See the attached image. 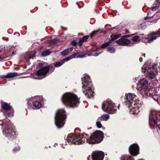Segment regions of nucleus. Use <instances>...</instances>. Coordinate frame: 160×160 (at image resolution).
I'll return each mask as SVG.
<instances>
[{
  "label": "nucleus",
  "instance_id": "obj_1",
  "mask_svg": "<svg viewBox=\"0 0 160 160\" xmlns=\"http://www.w3.org/2000/svg\"><path fill=\"white\" fill-rule=\"evenodd\" d=\"M103 136V132L99 131L94 132L87 139L81 134H70L67 136V140L70 143H72L78 145L84 143L86 140L88 143L93 144L101 142L102 140Z\"/></svg>",
  "mask_w": 160,
  "mask_h": 160
},
{
  "label": "nucleus",
  "instance_id": "obj_2",
  "mask_svg": "<svg viewBox=\"0 0 160 160\" xmlns=\"http://www.w3.org/2000/svg\"><path fill=\"white\" fill-rule=\"evenodd\" d=\"M72 59L70 57H68L62 60L55 63H53L45 66L38 70L32 75V78L36 79H41L45 78L46 75L52 72L54 70V67H60L66 62Z\"/></svg>",
  "mask_w": 160,
  "mask_h": 160
},
{
  "label": "nucleus",
  "instance_id": "obj_3",
  "mask_svg": "<svg viewBox=\"0 0 160 160\" xmlns=\"http://www.w3.org/2000/svg\"><path fill=\"white\" fill-rule=\"evenodd\" d=\"M0 125L2 126L3 135L9 139H12L14 138L16 133L13 130V125L12 123L8 118L0 120Z\"/></svg>",
  "mask_w": 160,
  "mask_h": 160
},
{
  "label": "nucleus",
  "instance_id": "obj_4",
  "mask_svg": "<svg viewBox=\"0 0 160 160\" xmlns=\"http://www.w3.org/2000/svg\"><path fill=\"white\" fill-rule=\"evenodd\" d=\"M82 81L83 93L88 98H91L93 96L94 89L89 76L87 74L84 75L82 77Z\"/></svg>",
  "mask_w": 160,
  "mask_h": 160
},
{
  "label": "nucleus",
  "instance_id": "obj_5",
  "mask_svg": "<svg viewBox=\"0 0 160 160\" xmlns=\"http://www.w3.org/2000/svg\"><path fill=\"white\" fill-rule=\"evenodd\" d=\"M142 72L151 78H154L157 73V66L155 64L146 62L142 68Z\"/></svg>",
  "mask_w": 160,
  "mask_h": 160
},
{
  "label": "nucleus",
  "instance_id": "obj_6",
  "mask_svg": "<svg viewBox=\"0 0 160 160\" xmlns=\"http://www.w3.org/2000/svg\"><path fill=\"white\" fill-rule=\"evenodd\" d=\"M123 104L128 108L132 114H137L140 111L139 108L143 103L141 101H125Z\"/></svg>",
  "mask_w": 160,
  "mask_h": 160
},
{
  "label": "nucleus",
  "instance_id": "obj_7",
  "mask_svg": "<svg viewBox=\"0 0 160 160\" xmlns=\"http://www.w3.org/2000/svg\"><path fill=\"white\" fill-rule=\"evenodd\" d=\"M137 85L138 88L142 97L147 98L149 95L148 80L145 78L141 79L139 81Z\"/></svg>",
  "mask_w": 160,
  "mask_h": 160
},
{
  "label": "nucleus",
  "instance_id": "obj_8",
  "mask_svg": "<svg viewBox=\"0 0 160 160\" xmlns=\"http://www.w3.org/2000/svg\"><path fill=\"white\" fill-rule=\"evenodd\" d=\"M66 118L65 112L64 110L61 109L57 111L54 117V122L58 128H60L63 126Z\"/></svg>",
  "mask_w": 160,
  "mask_h": 160
},
{
  "label": "nucleus",
  "instance_id": "obj_9",
  "mask_svg": "<svg viewBox=\"0 0 160 160\" xmlns=\"http://www.w3.org/2000/svg\"><path fill=\"white\" fill-rule=\"evenodd\" d=\"M0 111L3 113L4 115L6 117H12L14 116V111L10 103L2 102L1 104Z\"/></svg>",
  "mask_w": 160,
  "mask_h": 160
},
{
  "label": "nucleus",
  "instance_id": "obj_10",
  "mask_svg": "<svg viewBox=\"0 0 160 160\" xmlns=\"http://www.w3.org/2000/svg\"><path fill=\"white\" fill-rule=\"evenodd\" d=\"M102 108L105 112L114 114L116 112L117 107L112 101H105L102 104Z\"/></svg>",
  "mask_w": 160,
  "mask_h": 160
},
{
  "label": "nucleus",
  "instance_id": "obj_11",
  "mask_svg": "<svg viewBox=\"0 0 160 160\" xmlns=\"http://www.w3.org/2000/svg\"><path fill=\"white\" fill-rule=\"evenodd\" d=\"M159 121H160V111H151L149 115V124H151L153 123L160 130V124H158V122Z\"/></svg>",
  "mask_w": 160,
  "mask_h": 160
},
{
  "label": "nucleus",
  "instance_id": "obj_12",
  "mask_svg": "<svg viewBox=\"0 0 160 160\" xmlns=\"http://www.w3.org/2000/svg\"><path fill=\"white\" fill-rule=\"evenodd\" d=\"M61 99V100H79L80 98L73 93L66 92L63 94Z\"/></svg>",
  "mask_w": 160,
  "mask_h": 160
},
{
  "label": "nucleus",
  "instance_id": "obj_13",
  "mask_svg": "<svg viewBox=\"0 0 160 160\" xmlns=\"http://www.w3.org/2000/svg\"><path fill=\"white\" fill-rule=\"evenodd\" d=\"M129 152L130 154L133 156H136L139 153V147L137 144L131 145L129 148Z\"/></svg>",
  "mask_w": 160,
  "mask_h": 160
},
{
  "label": "nucleus",
  "instance_id": "obj_14",
  "mask_svg": "<svg viewBox=\"0 0 160 160\" xmlns=\"http://www.w3.org/2000/svg\"><path fill=\"white\" fill-rule=\"evenodd\" d=\"M104 156V154L102 151H96L92 154L93 160H103Z\"/></svg>",
  "mask_w": 160,
  "mask_h": 160
},
{
  "label": "nucleus",
  "instance_id": "obj_15",
  "mask_svg": "<svg viewBox=\"0 0 160 160\" xmlns=\"http://www.w3.org/2000/svg\"><path fill=\"white\" fill-rule=\"evenodd\" d=\"M118 45L123 46H131L130 41L124 37H122L116 41Z\"/></svg>",
  "mask_w": 160,
  "mask_h": 160
},
{
  "label": "nucleus",
  "instance_id": "obj_16",
  "mask_svg": "<svg viewBox=\"0 0 160 160\" xmlns=\"http://www.w3.org/2000/svg\"><path fill=\"white\" fill-rule=\"evenodd\" d=\"M62 102L66 106L72 108L77 107L79 103V101H62Z\"/></svg>",
  "mask_w": 160,
  "mask_h": 160
},
{
  "label": "nucleus",
  "instance_id": "obj_17",
  "mask_svg": "<svg viewBox=\"0 0 160 160\" xmlns=\"http://www.w3.org/2000/svg\"><path fill=\"white\" fill-rule=\"evenodd\" d=\"M157 34H158V33L157 32H152L151 34V37L146 38H145L144 36H143L142 37V42L145 43H150L152 42L153 40L156 39L157 37L156 36H154V35H157Z\"/></svg>",
  "mask_w": 160,
  "mask_h": 160
},
{
  "label": "nucleus",
  "instance_id": "obj_18",
  "mask_svg": "<svg viewBox=\"0 0 160 160\" xmlns=\"http://www.w3.org/2000/svg\"><path fill=\"white\" fill-rule=\"evenodd\" d=\"M86 54L83 52H78L72 54V55L69 56L72 59L73 58H84L86 57Z\"/></svg>",
  "mask_w": 160,
  "mask_h": 160
},
{
  "label": "nucleus",
  "instance_id": "obj_19",
  "mask_svg": "<svg viewBox=\"0 0 160 160\" xmlns=\"http://www.w3.org/2000/svg\"><path fill=\"white\" fill-rule=\"evenodd\" d=\"M125 97L127 100H137L138 99L135 94L132 93L126 94Z\"/></svg>",
  "mask_w": 160,
  "mask_h": 160
},
{
  "label": "nucleus",
  "instance_id": "obj_20",
  "mask_svg": "<svg viewBox=\"0 0 160 160\" xmlns=\"http://www.w3.org/2000/svg\"><path fill=\"white\" fill-rule=\"evenodd\" d=\"M18 75V73L17 72H12L6 75L2 76L1 78H13L17 76Z\"/></svg>",
  "mask_w": 160,
  "mask_h": 160
},
{
  "label": "nucleus",
  "instance_id": "obj_21",
  "mask_svg": "<svg viewBox=\"0 0 160 160\" xmlns=\"http://www.w3.org/2000/svg\"><path fill=\"white\" fill-rule=\"evenodd\" d=\"M89 36L86 35L83 37L82 38H80L78 42V45L81 46L84 42H86L89 38Z\"/></svg>",
  "mask_w": 160,
  "mask_h": 160
},
{
  "label": "nucleus",
  "instance_id": "obj_22",
  "mask_svg": "<svg viewBox=\"0 0 160 160\" xmlns=\"http://www.w3.org/2000/svg\"><path fill=\"white\" fill-rule=\"evenodd\" d=\"M160 5V0H156L155 3L153 5L152 8V11H154L157 9Z\"/></svg>",
  "mask_w": 160,
  "mask_h": 160
},
{
  "label": "nucleus",
  "instance_id": "obj_23",
  "mask_svg": "<svg viewBox=\"0 0 160 160\" xmlns=\"http://www.w3.org/2000/svg\"><path fill=\"white\" fill-rule=\"evenodd\" d=\"M121 36V34H119L117 35H111L110 36L111 39L109 40L110 42L111 43L113 41L119 38Z\"/></svg>",
  "mask_w": 160,
  "mask_h": 160
},
{
  "label": "nucleus",
  "instance_id": "obj_24",
  "mask_svg": "<svg viewBox=\"0 0 160 160\" xmlns=\"http://www.w3.org/2000/svg\"><path fill=\"white\" fill-rule=\"evenodd\" d=\"M73 49L72 48H69L66 49L61 52V54L62 56H65L68 54L69 52H71Z\"/></svg>",
  "mask_w": 160,
  "mask_h": 160
},
{
  "label": "nucleus",
  "instance_id": "obj_25",
  "mask_svg": "<svg viewBox=\"0 0 160 160\" xmlns=\"http://www.w3.org/2000/svg\"><path fill=\"white\" fill-rule=\"evenodd\" d=\"M39 101H35L32 103L33 106L37 109L39 108L42 106L41 102Z\"/></svg>",
  "mask_w": 160,
  "mask_h": 160
},
{
  "label": "nucleus",
  "instance_id": "obj_26",
  "mask_svg": "<svg viewBox=\"0 0 160 160\" xmlns=\"http://www.w3.org/2000/svg\"><path fill=\"white\" fill-rule=\"evenodd\" d=\"M121 160H134V159L130 156L123 155L121 157Z\"/></svg>",
  "mask_w": 160,
  "mask_h": 160
},
{
  "label": "nucleus",
  "instance_id": "obj_27",
  "mask_svg": "<svg viewBox=\"0 0 160 160\" xmlns=\"http://www.w3.org/2000/svg\"><path fill=\"white\" fill-rule=\"evenodd\" d=\"M100 118L102 120L107 121L109 118V116L108 114H103Z\"/></svg>",
  "mask_w": 160,
  "mask_h": 160
},
{
  "label": "nucleus",
  "instance_id": "obj_28",
  "mask_svg": "<svg viewBox=\"0 0 160 160\" xmlns=\"http://www.w3.org/2000/svg\"><path fill=\"white\" fill-rule=\"evenodd\" d=\"M51 53V52L48 50H47L43 52L42 53V55L43 56H46L49 55Z\"/></svg>",
  "mask_w": 160,
  "mask_h": 160
},
{
  "label": "nucleus",
  "instance_id": "obj_29",
  "mask_svg": "<svg viewBox=\"0 0 160 160\" xmlns=\"http://www.w3.org/2000/svg\"><path fill=\"white\" fill-rule=\"evenodd\" d=\"M107 50L111 53H113L115 52L116 49L112 47H108L107 48Z\"/></svg>",
  "mask_w": 160,
  "mask_h": 160
},
{
  "label": "nucleus",
  "instance_id": "obj_30",
  "mask_svg": "<svg viewBox=\"0 0 160 160\" xmlns=\"http://www.w3.org/2000/svg\"><path fill=\"white\" fill-rule=\"evenodd\" d=\"M43 99L41 96H37L32 98L31 100H43Z\"/></svg>",
  "mask_w": 160,
  "mask_h": 160
},
{
  "label": "nucleus",
  "instance_id": "obj_31",
  "mask_svg": "<svg viewBox=\"0 0 160 160\" xmlns=\"http://www.w3.org/2000/svg\"><path fill=\"white\" fill-rule=\"evenodd\" d=\"M111 43L110 41H109L108 42H105L104 44H103L101 46L102 48H105L107 47H108Z\"/></svg>",
  "mask_w": 160,
  "mask_h": 160
},
{
  "label": "nucleus",
  "instance_id": "obj_32",
  "mask_svg": "<svg viewBox=\"0 0 160 160\" xmlns=\"http://www.w3.org/2000/svg\"><path fill=\"white\" fill-rule=\"evenodd\" d=\"M102 52L101 51L99 52H93L92 53H90V54H88V55L89 56H97L99 55Z\"/></svg>",
  "mask_w": 160,
  "mask_h": 160
},
{
  "label": "nucleus",
  "instance_id": "obj_33",
  "mask_svg": "<svg viewBox=\"0 0 160 160\" xmlns=\"http://www.w3.org/2000/svg\"><path fill=\"white\" fill-rule=\"evenodd\" d=\"M98 30L94 31L92 32L90 34V36L91 38H92L98 32Z\"/></svg>",
  "mask_w": 160,
  "mask_h": 160
},
{
  "label": "nucleus",
  "instance_id": "obj_34",
  "mask_svg": "<svg viewBox=\"0 0 160 160\" xmlns=\"http://www.w3.org/2000/svg\"><path fill=\"white\" fill-rule=\"evenodd\" d=\"M139 37L138 36H135L133 37L132 40L133 42H136L139 41Z\"/></svg>",
  "mask_w": 160,
  "mask_h": 160
},
{
  "label": "nucleus",
  "instance_id": "obj_35",
  "mask_svg": "<svg viewBox=\"0 0 160 160\" xmlns=\"http://www.w3.org/2000/svg\"><path fill=\"white\" fill-rule=\"evenodd\" d=\"M58 40L57 39H54L50 41V43L51 45H53L57 43L58 42Z\"/></svg>",
  "mask_w": 160,
  "mask_h": 160
},
{
  "label": "nucleus",
  "instance_id": "obj_36",
  "mask_svg": "<svg viewBox=\"0 0 160 160\" xmlns=\"http://www.w3.org/2000/svg\"><path fill=\"white\" fill-rule=\"evenodd\" d=\"M97 126L99 128L102 127V125L99 121H97L96 123Z\"/></svg>",
  "mask_w": 160,
  "mask_h": 160
},
{
  "label": "nucleus",
  "instance_id": "obj_37",
  "mask_svg": "<svg viewBox=\"0 0 160 160\" xmlns=\"http://www.w3.org/2000/svg\"><path fill=\"white\" fill-rule=\"evenodd\" d=\"M71 44L74 46H75L77 44V42L75 40H73L71 42Z\"/></svg>",
  "mask_w": 160,
  "mask_h": 160
},
{
  "label": "nucleus",
  "instance_id": "obj_38",
  "mask_svg": "<svg viewBox=\"0 0 160 160\" xmlns=\"http://www.w3.org/2000/svg\"><path fill=\"white\" fill-rule=\"evenodd\" d=\"M20 148L19 146L15 147L13 149V150L15 151H18L20 150Z\"/></svg>",
  "mask_w": 160,
  "mask_h": 160
},
{
  "label": "nucleus",
  "instance_id": "obj_39",
  "mask_svg": "<svg viewBox=\"0 0 160 160\" xmlns=\"http://www.w3.org/2000/svg\"><path fill=\"white\" fill-rule=\"evenodd\" d=\"M136 34V33H135V34H131V35H126L124 36L123 37H124V38H129L130 37H131V36H133V35H135Z\"/></svg>",
  "mask_w": 160,
  "mask_h": 160
},
{
  "label": "nucleus",
  "instance_id": "obj_40",
  "mask_svg": "<svg viewBox=\"0 0 160 160\" xmlns=\"http://www.w3.org/2000/svg\"><path fill=\"white\" fill-rule=\"evenodd\" d=\"M154 15V14H153L151 16H149L148 15L147 16H146V17H144V19L145 20H146V19H149V18H151V17H152L153 15Z\"/></svg>",
  "mask_w": 160,
  "mask_h": 160
},
{
  "label": "nucleus",
  "instance_id": "obj_41",
  "mask_svg": "<svg viewBox=\"0 0 160 160\" xmlns=\"http://www.w3.org/2000/svg\"><path fill=\"white\" fill-rule=\"evenodd\" d=\"M34 57H35V55L34 54H32L29 56L28 57V58L29 59H32Z\"/></svg>",
  "mask_w": 160,
  "mask_h": 160
},
{
  "label": "nucleus",
  "instance_id": "obj_42",
  "mask_svg": "<svg viewBox=\"0 0 160 160\" xmlns=\"http://www.w3.org/2000/svg\"><path fill=\"white\" fill-rule=\"evenodd\" d=\"M139 61L140 62H142V57H140V58H139Z\"/></svg>",
  "mask_w": 160,
  "mask_h": 160
},
{
  "label": "nucleus",
  "instance_id": "obj_43",
  "mask_svg": "<svg viewBox=\"0 0 160 160\" xmlns=\"http://www.w3.org/2000/svg\"><path fill=\"white\" fill-rule=\"evenodd\" d=\"M157 102V103L160 105V101H156Z\"/></svg>",
  "mask_w": 160,
  "mask_h": 160
},
{
  "label": "nucleus",
  "instance_id": "obj_44",
  "mask_svg": "<svg viewBox=\"0 0 160 160\" xmlns=\"http://www.w3.org/2000/svg\"><path fill=\"white\" fill-rule=\"evenodd\" d=\"M151 11H149L148 13V15L149 16H149V15H150V13H151Z\"/></svg>",
  "mask_w": 160,
  "mask_h": 160
},
{
  "label": "nucleus",
  "instance_id": "obj_45",
  "mask_svg": "<svg viewBox=\"0 0 160 160\" xmlns=\"http://www.w3.org/2000/svg\"><path fill=\"white\" fill-rule=\"evenodd\" d=\"M16 52V51L13 50L12 52V54H15Z\"/></svg>",
  "mask_w": 160,
  "mask_h": 160
},
{
  "label": "nucleus",
  "instance_id": "obj_46",
  "mask_svg": "<svg viewBox=\"0 0 160 160\" xmlns=\"http://www.w3.org/2000/svg\"><path fill=\"white\" fill-rule=\"evenodd\" d=\"M125 32L126 33H129V31L128 30H126L125 31Z\"/></svg>",
  "mask_w": 160,
  "mask_h": 160
},
{
  "label": "nucleus",
  "instance_id": "obj_47",
  "mask_svg": "<svg viewBox=\"0 0 160 160\" xmlns=\"http://www.w3.org/2000/svg\"><path fill=\"white\" fill-rule=\"evenodd\" d=\"M142 56H143V57H145V53H143Z\"/></svg>",
  "mask_w": 160,
  "mask_h": 160
},
{
  "label": "nucleus",
  "instance_id": "obj_48",
  "mask_svg": "<svg viewBox=\"0 0 160 160\" xmlns=\"http://www.w3.org/2000/svg\"><path fill=\"white\" fill-rule=\"evenodd\" d=\"M120 106V104H118V109H119V108Z\"/></svg>",
  "mask_w": 160,
  "mask_h": 160
},
{
  "label": "nucleus",
  "instance_id": "obj_49",
  "mask_svg": "<svg viewBox=\"0 0 160 160\" xmlns=\"http://www.w3.org/2000/svg\"><path fill=\"white\" fill-rule=\"evenodd\" d=\"M153 99H154V100H158V99H154V98H153Z\"/></svg>",
  "mask_w": 160,
  "mask_h": 160
},
{
  "label": "nucleus",
  "instance_id": "obj_50",
  "mask_svg": "<svg viewBox=\"0 0 160 160\" xmlns=\"http://www.w3.org/2000/svg\"><path fill=\"white\" fill-rule=\"evenodd\" d=\"M137 79H138V78H135V79H136V80H137Z\"/></svg>",
  "mask_w": 160,
  "mask_h": 160
},
{
  "label": "nucleus",
  "instance_id": "obj_51",
  "mask_svg": "<svg viewBox=\"0 0 160 160\" xmlns=\"http://www.w3.org/2000/svg\"><path fill=\"white\" fill-rule=\"evenodd\" d=\"M159 68L160 69V65H159Z\"/></svg>",
  "mask_w": 160,
  "mask_h": 160
},
{
  "label": "nucleus",
  "instance_id": "obj_52",
  "mask_svg": "<svg viewBox=\"0 0 160 160\" xmlns=\"http://www.w3.org/2000/svg\"><path fill=\"white\" fill-rule=\"evenodd\" d=\"M1 57L0 56V60L1 59Z\"/></svg>",
  "mask_w": 160,
  "mask_h": 160
},
{
  "label": "nucleus",
  "instance_id": "obj_53",
  "mask_svg": "<svg viewBox=\"0 0 160 160\" xmlns=\"http://www.w3.org/2000/svg\"><path fill=\"white\" fill-rule=\"evenodd\" d=\"M60 160H64L62 159H60Z\"/></svg>",
  "mask_w": 160,
  "mask_h": 160
},
{
  "label": "nucleus",
  "instance_id": "obj_54",
  "mask_svg": "<svg viewBox=\"0 0 160 160\" xmlns=\"http://www.w3.org/2000/svg\"><path fill=\"white\" fill-rule=\"evenodd\" d=\"M28 106H29V105H28V104H29V102L28 103Z\"/></svg>",
  "mask_w": 160,
  "mask_h": 160
}]
</instances>
